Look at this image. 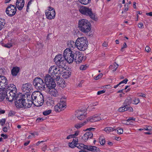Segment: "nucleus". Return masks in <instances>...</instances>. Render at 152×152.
<instances>
[{
  "label": "nucleus",
  "mask_w": 152,
  "mask_h": 152,
  "mask_svg": "<svg viewBox=\"0 0 152 152\" xmlns=\"http://www.w3.org/2000/svg\"><path fill=\"white\" fill-rule=\"evenodd\" d=\"M101 140V142L100 141L99 142H100V144L102 145H104L105 143V139H103L102 138L101 139V137L99 138V140Z\"/></svg>",
  "instance_id": "43"
},
{
  "label": "nucleus",
  "mask_w": 152,
  "mask_h": 152,
  "mask_svg": "<svg viewBox=\"0 0 152 152\" xmlns=\"http://www.w3.org/2000/svg\"><path fill=\"white\" fill-rule=\"evenodd\" d=\"M108 46L107 43L106 42H104L102 44V46L104 47H106Z\"/></svg>",
  "instance_id": "60"
},
{
  "label": "nucleus",
  "mask_w": 152,
  "mask_h": 152,
  "mask_svg": "<svg viewBox=\"0 0 152 152\" xmlns=\"http://www.w3.org/2000/svg\"><path fill=\"white\" fill-rule=\"evenodd\" d=\"M1 45L2 46L6 48H11L12 47V44L11 43H7L6 44H4L2 42L0 43V45Z\"/></svg>",
  "instance_id": "33"
},
{
  "label": "nucleus",
  "mask_w": 152,
  "mask_h": 152,
  "mask_svg": "<svg viewBox=\"0 0 152 152\" xmlns=\"http://www.w3.org/2000/svg\"><path fill=\"white\" fill-rule=\"evenodd\" d=\"M132 102V99L130 97H128L125 100L123 105H124V107L127 106V105L129 106Z\"/></svg>",
  "instance_id": "26"
},
{
  "label": "nucleus",
  "mask_w": 152,
  "mask_h": 152,
  "mask_svg": "<svg viewBox=\"0 0 152 152\" xmlns=\"http://www.w3.org/2000/svg\"><path fill=\"white\" fill-rule=\"evenodd\" d=\"M101 120L100 117L97 115H95L92 117L88 118L87 119V121L94 122L97 121Z\"/></svg>",
  "instance_id": "19"
},
{
  "label": "nucleus",
  "mask_w": 152,
  "mask_h": 152,
  "mask_svg": "<svg viewBox=\"0 0 152 152\" xmlns=\"http://www.w3.org/2000/svg\"><path fill=\"white\" fill-rule=\"evenodd\" d=\"M124 107V111H126L128 110L129 112H133V109L132 108L130 107V106L127 105V106H124V105H123Z\"/></svg>",
  "instance_id": "34"
},
{
  "label": "nucleus",
  "mask_w": 152,
  "mask_h": 152,
  "mask_svg": "<svg viewBox=\"0 0 152 152\" xmlns=\"http://www.w3.org/2000/svg\"><path fill=\"white\" fill-rule=\"evenodd\" d=\"M124 108L123 105L121 107L118 108V111L119 112H124Z\"/></svg>",
  "instance_id": "53"
},
{
  "label": "nucleus",
  "mask_w": 152,
  "mask_h": 152,
  "mask_svg": "<svg viewBox=\"0 0 152 152\" xmlns=\"http://www.w3.org/2000/svg\"><path fill=\"white\" fill-rule=\"evenodd\" d=\"M135 118H133V117H129V119H128L127 120V122H129V121H130L132 120V121H135Z\"/></svg>",
  "instance_id": "56"
},
{
  "label": "nucleus",
  "mask_w": 152,
  "mask_h": 152,
  "mask_svg": "<svg viewBox=\"0 0 152 152\" xmlns=\"http://www.w3.org/2000/svg\"><path fill=\"white\" fill-rule=\"evenodd\" d=\"M6 71L4 68H0V74L1 75H4L6 73Z\"/></svg>",
  "instance_id": "39"
},
{
  "label": "nucleus",
  "mask_w": 152,
  "mask_h": 152,
  "mask_svg": "<svg viewBox=\"0 0 152 152\" xmlns=\"http://www.w3.org/2000/svg\"><path fill=\"white\" fill-rule=\"evenodd\" d=\"M48 74L44 76L46 86L49 89L55 88L56 86L55 80H58L60 78L61 71L60 69L55 66H51L48 70Z\"/></svg>",
  "instance_id": "1"
},
{
  "label": "nucleus",
  "mask_w": 152,
  "mask_h": 152,
  "mask_svg": "<svg viewBox=\"0 0 152 152\" xmlns=\"http://www.w3.org/2000/svg\"><path fill=\"white\" fill-rule=\"evenodd\" d=\"M86 113L84 110H78L76 111L75 112V115L77 118H80V116H83L84 115H86Z\"/></svg>",
  "instance_id": "21"
},
{
  "label": "nucleus",
  "mask_w": 152,
  "mask_h": 152,
  "mask_svg": "<svg viewBox=\"0 0 152 152\" xmlns=\"http://www.w3.org/2000/svg\"><path fill=\"white\" fill-rule=\"evenodd\" d=\"M50 90V94L52 96L56 97L58 95V92L57 90L55 89V88H51Z\"/></svg>",
  "instance_id": "28"
},
{
  "label": "nucleus",
  "mask_w": 152,
  "mask_h": 152,
  "mask_svg": "<svg viewBox=\"0 0 152 152\" xmlns=\"http://www.w3.org/2000/svg\"><path fill=\"white\" fill-rule=\"evenodd\" d=\"M83 83V80H81L80 83L78 84L77 86L79 87H80L82 86V85Z\"/></svg>",
  "instance_id": "64"
},
{
  "label": "nucleus",
  "mask_w": 152,
  "mask_h": 152,
  "mask_svg": "<svg viewBox=\"0 0 152 152\" xmlns=\"http://www.w3.org/2000/svg\"><path fill=\"white\" fill-rule=\"evenodd\" d=\"M54 61L58 66L57 68H63L66 65V60L64 55L62 54H59L56 55L54 59Z\"/></svg>",
  "instance_id": "6"
},
{
  "label": "nucleus",
  "mask_w": 152,
  "mask_h": 152,
  "mask_svg": "<svg viewBox=\"0 0 152 152\" xmlns=\"http://www.w3.org/2000/svg\"><path fill=\"white\" fill-rule=\"evenodd\" d=\"M79 1L82 4L86 5L89 3L91 0H79Z\"/></svg>",
  "instance_id": "36"
},
{
  "label": "nucleus",
  "mask_w": 152,
  "mask_h": 152,
  "mask_svg": "<svg viewBox=\"0 0 152 152\" xmlns=\"http://www.w3.org/2000/svg\"><path fill=\"white\" fill-rule=\"evenodd\" d=\"M80 51H86L88 50V48H77Z\"/></svg>",
  "instance_id": "59"
},
{
  "label": "nucleus",
  "mask_w": 152,
  "mask_h": 152,
  "mask_svg": "<svg viewBox=\"0 0 152 152\" xmlns=\"http://www.w3.org/2000/svg\"><path fill=\"white\" fill-rule=\"evenodd\" d=\"M78 25L79 30L84 33H88L91 30V23L86 19H80L79 21Z\"/></svg>",
  "instance_id": "2"
},
{
  "label": "nucleus",
  "mask_w": 152,
  "mask_h": 152,
  "mask_svg": "<svg viewBox=\"0 0 152 152\" xmlns=\"http://www.w3.org/2000/svg\"><path fill=\"white\" fill-rule=\"evenodd\" d=\"M54 110L56 112H59L63 110V109L61 107H59V105L58 104L57 105H55L54 107Z\"/></svg>",
  "instance_id": "32"
},
{
  "label": "nucleus",
  "mask_w": 152,
  "mask_h": 152,
  "mask_svg": "<svg viewBox=\"0 0 152 152\" xmlns=\"http://www.w3.org/2000/svg\"><path fill=\"white\" fill-rule=\"evenodd\" d=\"M17 10L16 7L14 5L11 4L8 5L6 10V12L10 17H12L15 14Z\"/></svg>",
  "instance_id": "9"
},
{
  "label": "nucleus",
  "mask_w": 152,
  "mask_h": 152,
  "mask_svg": "<svg viewBox=\"0 0 152 152\" xmlns=\"http://www.w3.org/2000/svg\"><path fill=\"white\" fill-rule=\"evenodd\" d=\"M24 0H17L16 3V7L19 10H21L24 5Z\"/></svg>",
  "instance_id": "20"
},
{
  "label": "nucleus",
  "mask_w": 152,
  "mask_h": 152,
  "mask_svg": "<svg viewBox=\"0 0 152 152\" xmlns=\"http://www.w3.org/2000/svg\"><path fill=\"white\" fill-rule=\"evenodd\" d=\"M16 94V93L12 92L6 93L5 97L6 99L10 102H12L16 97L18 95Z\"/></svg>",
  "instance_id": "15"
},
{
  "label": "nucleus",
  "mask_w": 152,
  "mask_h": 152,
  "mask_svg": "<svg viewBox=\"0 0 152 152\" xmlns=\"http://www.w3.org/2000/svg\"><path fill=\"white\" fill-rule=\"evenodd\" d=\"M86 117V115H84L83 116H80V118H78L79 120H83L84 118H85Z\"/></svg>",
  "instance_id": "58"
},
{
  "label": "nucleus",
  "mask_w": 152,
  "mask_h": 152,
  "mask_svg": "<svg viewBox=\"0 0 152 152\" xmlns=\"http://www.w3.org/2000/svg\"><path fill=\"white\" fill-rule=\"evenodd\" d=\"M8 85L7 80L4 76L0 75V88H4Z\"/></svg>",
  "instance_id": "14"
},
{
  "label": "nucleus",
  "mask_w": 152,
  "mask_h": 152,
  "mask_svg": "<svg viewBox=\"0 0 152 152\" xmlns=\"http://www.w3.org/2000/svg\"><path fill=\"white\" fill-rule=\"evenodd\" d=\"M81 146H80V148H81V149L87 150L88 151H91L92 152H94L95 148H96L95 146H93L91 145H85L84 144H81Z\"/></svg>",
  "instance_id": "18"
},
{
  "label": "nucleus",
  "mask_w": 152,
  "mask_h": 152,
  "mask_svg": "<svg viewBox=\"0 0 152 152\" xmlns=\"http://www.w3.org/2000/svg\"><path fill=\"white\" fill-rule=\"evenodd\" d=\"M117 132L118 134H122L123 132V129L122 128H119L117 130Z\"/></svg>",
  "instance_id": "46"
},
{
  "label": "nucleus",
  "mask_w": 152,
  "mask_h": 152,
  "mask_svg": "<svg viewBox=\"0 0 152 152\" xmlns=\"http://www.w3.org/2000/svg\"><path fill=\"white\" fill-rule=\"evenodd\" d=\"M71 72H64V75H66V76L65 77L66 78H68L69 77V76L71 75Z\"/></svg>",
  "instance_id": "49"
},
{
  "label": "nucleus",
  "mask_w": 152,
  "mask_h": 152,
  "mask_svg": "<svg viewBox=\"0 0 152 152\" xmlns=\"http://www.w3.org/2000/svg\"><path fill=\"white\" fill-rule=\"evenodd\" d=\"M138 27L140 28H142L143 26V24L142 23H140L138 25Z\"/></svg>",
  "instance_id": "55"
},
{
  "label": "nucleus",
  "mask_w": 152,
  "mask_h": 152,
  "mask_svg": "<svg viewBox=\"0 0 152 152\" xmlns=\"http://www.w3.org/2000/svg\"><path fill=\"white\" fill-rule=\"evenodd\" d=\"M6 91L2 88H0V101H3L6 97Z\"/></svg>",
  "instance_id": "24"
},
{
  "label": "nucleus",
  "mask_w": 152,
  "mask_h": 152,
  "mask_svg": "<svg viewBox=\"0 0 152 152\" xmlns=\"http://www.w3.org/2000/svg\"><path fill=\"white\" fill-rule=\"evenodd\" d=\"M31 99L32 100L34 103L36 102L37 106H42L44 102V98L43 95L39 91L34 92L31 96Z\"/></svg>",
  "instance_id": "3"
},
{
  "label": "nucleus",
  "mask_w": 152,
  "mask_h": 152,
  "mask_svg": "<svg viewBox=\"0 0 152 152\" xmlns=\"http://www.w3.org/2000/svg\"><path fill=\"white\" fill-rule=\"evenodd\" d=\"M77 48L78 47L80 48L83 47H87L88 41L86 37H83L78 38L76 40Z\"/></svg>",
  "instance_id": "11"
},
{
  "label": "nucleus",
  "mask_w": 152,
  "mask_h": 152,
  "mask_svg": "<svg viewBox=\"0 0 152 152\" xmlns=\"http://www.w3.org/2000/svg\"><path fill=\"white\" fill-rule=\"evenodd\" d=\"M75 53L73 54L69 48H66L64 50V56L65 59L66 60V63L67 62L69 64L72 63L75 59L74 57L75 56Z\"/></svg>",
  "instance_id": "5"
},
{
  "label": "nucleus",
  "mask_w": 152,
  "mask_h": 152,
  "mask_svg": "<svg viewBox=\"0 0 152 152\" xmlns=\"http://www.w3.org/2000/svg\"><path fill=\"white\" fill-rule=\"evenodd\" d=\"M145 129V130H146L148 131H151L152 130V127L149 126L147 127Z\"/></svg>",
  "instance_id": "47"
},
{
  "label": "nucleus",
  "mask_w": 152,
  "mask_h": 152,
  "mask_svg": "<svg viewBox=\"0 0 152 152\" xmlns=\"http://www.w3.org/2000/svg\"><path fill=\"white\" fill-rule=\"evenodd\" d=\"M124 6L125 7L126 6L127 7H126V8H125L124 11V12H126L129 9V4H126L124 5Z\"/></svg>",
  "instance_id": "51"
},
{
  "label": "nucleus",
  "mask_w": 152,
  "mask_h": 152,
  "mask_svg": "<svg viewBox=\"0 0 152 152\" xmlns=\"http://www.w3.org/2000/svg\"><path fill=\"white\" fill-rule=\"evenodd\" d=\"M52 110H46L45 111H44L43 113V114L44 115H47L49 114H50Z\"/></svg>",
  "instance_id": "40"
},
{
  "label": "nucleus",
  "mask_w": 152,
  "mask_h": 152,
  "mask_svg": "<svg viewBox=\"0 0 152 152\" xmlns=\"http://www.w3.org/2000/svg\"><path fill=\"white\" fill-rule=\"evenodd\" d=\"M140 102V100L138 98H135L132 100L133 104H137Z\"/></svg>",
  "instance_id": "37"
},
{
  "label": "nucleus",
  "mask_w": 152,
  "mask_h": 152,
  "mask_svg": "<svg viewBox=\"0 0 152 152\" xmlns=\"http://www.w3.org/2000/svg\"><path fill=\"white\" fill-rule=\"evenodd\" d=\"M88 66L87 64L85 65H82L80 66V69L81 70H84L86 69L88 67Z\"/></svg>",
  "instance_id": "38"
},
{
  "label": "nucleus",
  "mask_w": 152,
  "mask_h": 152,
  "mask_svg": "<svg viewBox=\"0 0 152 152\" xmlns=\"http://www.w3.org/2000/svg\"><path fill=\"white\" fill-rule=\"evenodd\" d=\"M115 130L116 129H115L110 127H107L105 128L104 129V131L106 132L107 133H109Z\"/></svg>",
  "instance_id": "35"
},
{
  "label": "nucleus",
  "mask_w": 152,
  "mask_h": 152,
  "mask_svg": "<svg viewBox=\"0 0 152 152\" xmlns=\"http://www.w3.org/2000/svg\"><path fill=\"white\" fill-rule=\"evenodd\" d=\"M35 104V103H34L32 100H31V98L29 99H28L26 100L25 99L23 103V108H24V109L28 108L31 107L32 104Z\"/></svg>",
  "instance_id": "16"
},
{
  "label": "nucleus",
  "mask_w": 152,
  "mask_h": 152,
  "mask_svg": "<svg viewBox=\"0 0 152 152\" xmlns=\"http://www.w3.org/2000/svg\"><path fill=\"white\" fill-rule=\"evenodd\" d=\"M32 89L31 85L29 83H27L23 85L22 87V90L27 93L31 92Z\"/></svg>",
  "instance_id": "17"
},
{
  "label": "nucleus",
  "mask_w": 152,
  "mask_h": 152,
  "mask_svg": "<svg viewBox=\"0 0 152 152\" xmlns=\"http://www.w3.org/2000/svg\"><path fill=\"white\" fill-rule=\"evenodd\" d=\"M87 120L85 121L83 123H78L75 125V127L77 129H78L84 126L87 122Z\"/></svg>",
  "instance_id": "30"
},
{
  "label": "nucleus",
  "mask_w": 152,
  "mask_h": 152,
  "mask_svg": "<svg viewBox=\"0 0 152 152\" xmlns=\"http://www.w3.org/2000/svg\"><path fill=\"white\" fill-rule=\"evenodd\" d=\"M58 104L59 105V107H62L64 110L66 106V102L65 100H64L61 99L60 102L58 103Z\"/></svg>",
  "instance_id": "27"
},
{
  "label": "nucleus",
  "mask_w": 152,
  "mask_h": 152,
  "mask_svg": "<svg viewBox=\"0 0 152 152\" xmlns=\"http://www.w3.org/2000/svg\"><path fill=\"white\" fill-rule=\"evenodd\" d=\"M45 12V14L47 19H52L55 17L56 13L54 9L51 7H49Z\"/></svg>",
  "instance_id": "12"
},
{
  "label": "nucleus",
  "mask_w": 152,
  "mask_h": 152,
  "mask_svg": "<svg viewBox=\"0 0 152 152\" xmlns=\"http://www.w3.org/2000/svg\"><path fill=\"white\" fill-rule=\"evenodd\" d=\"M20 68L17 66H15L13 67L11 70V74L12 77L16 76L20 71Z\"/></svg>",
  "instance_id": "22"
},
{
  "label": "nucleus",
  "mask_w": 152,
  "mask_h": 152,
  "mask_svg": "<svg viewBox=\"0 0 152 152\" xmlns=\"http://www.w3.org/2000/svg\"><path fill=\"white\" fill-rule=\"evenodd\" d=\"M74 137L73 136V135L72 134H70L69 135L66 137V139H70L72 138H74Z\"/></svg>",
  "instance_id": "57"
},
{
  "label": "nucleus",
  "mask_w": 152,
  "mask_h": 152,
  "mask_svg": "<svg viewBox=\"0 0 152 152\" xmlns=\"http://www.w3.org/2000/svg\"><path fill=\"white\" fill-rule=\"evenodd\" d=\"M25 99V95L22 94H18L17 96L16 97L15 101V104L16 107L17 108H22L23 105V103L24 102Z\"/></svg>",
  "instance_id": "8"
},
{
  "label": "nucleus",
  "mask_w": 152,
  "mask_h": 152,
  "mask_svg": "<svg viewBox=\"0 0 152 152\" xmlns=\"http://www.w3.org/2000/svg\"><path fill=\"white\" fill-rule=\"evenodd\" d=\"M105 90L104 89H103L102 90L99 91L97 92V94L99 95L102 94L104 93L105 92Z\"/></svg>",
  "instance_id": "48"
},
{
  "label": "nucleus",
  "mask_w": 152,
  "mask_h": 152,
  "mask_svg": "<svg viewBox=\"0 0 152 152\" xmlns=\"http://www.w3.org/2000/svg\"><path fill=\"white\" fill-rule=\"evenodd\" d=\"M75 61L76 64H79L84 62L86 59V57L84 56L83 54H82L81 52L76 51L75 53Z\"/></svg>",
  "instance_id": "10"
},
{
  "label": "nucleus",
  "mask_w": 152,
  "mask_h": 152,
  "mask_svg": "<svg viewBox=\"0 0 152 152\" xmlns=\"http://www.w3.org/2000/svg\"><path fill=\"white\" fill-rule=\"evenodd\" d=\"M76 43V41L75 42L73 41H70L68 42L67 43V46L69 48H74H74L76 47L77 48V45Z\"/></svg>",
  "instance_id": "29"
},
{
  "label": "nucleus",
  "mask_w": 152,
  "mask_h": 152,
  "mask_svg": "<svg viewBox=\"0 0 152 152\" xmlns=\"http://www.w3.org/2000/svg\"><path fill=\"white\" fill-rule=\"evenodd\" d=\"M93 137V134L91 132H86L82 137V139L85 141L87 140L88 138H91Z\"/></svg>",
  "instance_id": "23"
},
{
  "label": "nucleus",
  "mask_w": 152,
  "mask_h": 152,
  "mask_svg": "<svg viewBox=\"0 0 152 152\" xmlns=\"http://www.w3.org/2000/svg\"><path fill=\"white\" fill-rule=\"evenodd\" d=\"M79 132L77 131L75 132V133L74 134H72L73 135V136L75 137L76 136H77L78 135Z\"/></svg>",
  "instance_id": "63"
},
{
  "label": "nucleus",
  "mask_w": 152,
  "mask_h": 152,
  "mask_svg": "<svg viewBox=\"0 0 152 152\" xmlns=\"http://www.w3.org/2000/svg\"><path fill=\"white\" fill-rule=\"evenodd\" d=\"M6 91V93L12 92L17 93V89L15 85L12 84L7 85L4 89Z\"/></svg>",
  "instance_id": "13"
},
{
  "label": "nucleus",
  "mask_w": 152,
  "mask_h": 152,
  "mask_svg": "<svg viewBox=\"0 0 152 152\" xmlns=\"http://www.w3.org/2000/svg\"><path fill=\"white\" fill-rule=\"evenodd\" d=\"M69 147L72 148H74L75 147H77V148L80 149H81V148H80V146H81V144H83L82 143H75L74 142H71L69 143Z\"/></svg>",
  "instance_id": "25"
},
{
  "label": "nucleus",
  "mask_w": 152,
  "mask_h": 152,
  "mask_svg": "<svg viewBox=\"0 0 152 152\" xmlns=\"http://www.w3.org/2000/svg\"><path fill=\"white\" fill-rule=\"evenodd\" d=\"M5 23V20L2 18H0V30L4 27Z\"/></svg>",
  "instance_id": "31"
},
{
  "label": "nucleus",
  "mask_w": 152,
  "mask_h": 152,
  "mask_svg": "<svg viewBox=\"0 0 152 152\" xmlns=\"http://www.w3.org/2000/svg\"><path fill=\"white\" fill-rule=\"evenodd\" d=\"M97 104H93V105L91 107L88 106V107L87 109H89L90 110H92L93 109H94L95 108L94 107V106H96L97 105Z\"/></svg>",
  "instance_id": "45"
},
{
  "label": "nucleus",
  "mask_w": 152,
  "mask_h": 152,
  "mask_svg": "<svg viewBox=\"0 0 152 152\" xmlns=\"http://www.w3.org/2000/svg\"><path fill=\"white\" fill-rule=\"evenodd\" d=\"M128 80L127 78H125L124 80L122 81L121 82L119 83V84H121L122 83H125L126 84L127 83V82L128 81Z\"/></svg>",
  "instance_id": "50"
},
{
  "label": "nucleus",
  "mask_w": 152,
  "mask_h": 152,
  "mask_svg": "<svg viewBox=\"0 0 152 152\" xmlns=\"http://www.w3.org/2000/svg\"><path fill=\"white\" fill-rule=\"evenodd\" d=\"M94 152H99L100 151V150H99V148H97L96 147V148H95Z\"/></svg>",
  "instance_id": "61"
},
{
  "label": "nucleus",
  "mask_w": 152,
  "mask_h": 152,
  "mask_svg": "<svg viewBox=\"0 0 152 152\" xmlns=\"http://www.w3.org/2000/svg\"><path fill=\"white\" fill-rule=\"evenodd\" d=\"M15 113V112L14 111L11 110L10 111L9 114L8 116H12L14 115Z\"/></svg>",
  "instance_id": "42"
},
{
  "label": "nucleus",
  "mask_w": 152,
  "mask_h": 152,
  "mask_svg": "<svg viewBox=\"0 0 152 152\" xmlns=\"http://www.w3.org/2000/svg\"><path fill=\"white\" fill-rule=\"evenodd\" d=\"M33 84L37 89L41 90H46L47 88L46 86L45 83L41 78L36 77L33 81Z\"/></svg>",
  "instance_id": "4"
},
{
  "label": "nucleus",
  "mask_w": 152,
  "mask_h": 152,
  "mask_svg": "<svg viewBox=\"0 0 152 152\" xmlns=\"http://www.w3.org/2000/svg\"><path fill=\"white\" fill-rule=\"evenodd\" d=\"M43 121V119L42 118H37L36 121L37 123H39L40 122L42 121Z\"/></svg>",
  "instance_id": "54"
},
{
  "label": "nucleus",
  "mask_w": 152,
  "mask_h": 152,
  "mask_svg": "<svg viewBox=\"0 0 152 152\" xmlns=\"http://www.w3.org/2000/svg\"><path fill=\"white\" fill-rule=\"evenodd\" d=\"M79 11L82 14L89 16L91 19L95 21H96L97 20V17H96L94 14L93 13L91 9L82 7L79 10Z\"/></svg>",
  "instance_id": "7"
},
{
  "label": "nucleus",
  "mask_w": 152,
  "mask_h": 152,
  "mask_svg": "<svg viewBox=\"0 0 152 152\" xmlns=\"http://www.w3.org/2000/svg\"><path fill=\"white\" fill-rule=\"evenodd\" d=\"M75 138H74L73 139V141H72V142H74V143H78L77 142H78V138L77 137H75Z\"/></svg>",
  "instance_id": "52"
},
{
  "label": "nucleus",
  "mask_w": 152,
  "mask_h": 152,
  "mask_svg": "<svg viewBox=\"0 0 152 152\" xmlns=\"http://www.w3.org/2000/svg\"><path fill=\"white\" fill-rule=\"evenodd\" d=\"M6 120L5 118H3L0 120V124L1 126H3L6 122Z\"/></svg>",
  "instance_id": "41"
},
{
  "label": "nucleus",
  "mask_w": 152,
  "mask_h": 152,
  "mask_svg": "<svg viewBox=\"0 0 152 152\" xmlns=\"http://www.w3.org/2000/svg\"><path fill=\"white\" fill-rule=\"evenodd\" d=\"M103 76V74L102 73H100L97 76L95 77H94V79L95 80H97L99 78H101Z\"/></svg>",
  "instance_id": "44"
},
{
  "label": "nucleus",
  "mask_w": 152,
  "mask_h": 152,
  "mask_svg": "<svg viewBox=\"0 0 152 152\" xmlns=\"http://www.w3.org/2000/svg\"><path fill=\"white\" fill-rule=\"evenodd\" d=\"M95 129V128H87L86 130V131H89V132H91V131L93 130H94V129Z\"/></svg>",
  "instance_id": "62"
}]
</instances>
